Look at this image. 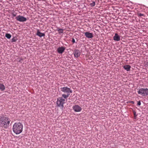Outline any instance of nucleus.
<instances>
[{
  "mask_svg": "<svg viewBox=\"0 0 148 148\" xmlns=\"http://www.w3.org/2000/svg\"><path fill=\"white\" fill-rule=\"evenodd\" d=\"M16 41V40L14 38H13L12 39V41L13 42H15Z\"/></svg>",
  "mask_w": 148,
  "mask_h": 148,
  "instance_id": "nucleus-21",
  "label": "nucleus"
},
{
  "mask_svg": "<svg viewBox=\"0 0 148 148\" xmlns=\"http://www.w3.org/2000/svg\"><path fill=\"white\" fill-rule=\"evenodd\" d=\"M23 128V125L20 122H16L13 125V130L16 134H19L22 132Z\"/></svg>",
  "mask_w": 148,
  "mask_h": 148,
  "instance_id": "nucleus-2",
  "label": "nucleus"
},
{
  "mask_svg": "<svg viewBox=\"0 0 148 148\" xmlns=\"http://www.w3.org/2000/svg\"><path fill=\"white\" fill-rule=\"evenodd\" d=\"M138 93L143 96H147L148 95V89L141 88L139 90Z\"/></svg>",
  "mask_w": 148,
  "mask_h": 148,
  "instance_id": "nucleus-4",
  "label": "nucleus"
},
{
  "mask_svg": "<svg viewBox=\"0 0 148 148\" xmlns=\"http://www.w3.org/2000/svg\"><path fill=\"white\" fill-rule=\"evenodd\" d=\"M5 86L2 84H0V89L1 91H3L5 90Z\"/></svg>",
  "mask_w": 148,
  "mask_h": 148,
  "instance_id": "nucleus-14",
  "label": "nucleus"
},
{
  "mask_svg": "<svg viewBox=\"0 0 148 148\" xmlns=\"http://www.w3.org/2000/svg\"><path fill=\"white\" fill-rule=\"evenodd\" d=\"M90 5L91 7L94 6L95 5V3L94 1H92V3H90Z\"/></svg>",
  "mask_w": 148,
  "mask_h": 148,
  "instance_id": "nucleus-18",
  "label": "nucleus"
},
{
  "mask_svg": "<svg viewBox=\"0 0 148 148\" xmlns=\"http://www.w3.org/2000/svg\"><path fill=\"white\" fill-rule=\"evenodd\" d=\"M85 36L88 38H92L93 37V34L88 32H86L84 33Z\"/></svg>",
  "mask_w": 148,
  "mask_h": 148,
  "instance_id": "nucleus-9",
  "label": "nucleus"
},
{
  "mask_svg": "<svg viewBox=\"0 0 148 148\" xmlns=\"http://www.w3.org/2000/svg\"><path fill=\"white\" fill-rule=\"evenodd\" d=\"M131 102H132V103H133L134 102H133V101H131Z\"/></svg>",
  "mask_w": 148,
  "mask_h": 148,
  "instance_id": "nucleus-25",
  "label": "nucleus"
},
{
  "mask_svg": "<svg viewBox=\"0 0 148 148\" xmlns=\"http://www.w3.org/2000/svg\"><path fill=\"white\" fill-rule=\"evenodd\" d=\"M113 39L114 40L119 41L120 40V37L116 33L113 37Z\"/></svg>",
  "mask_w": 148,
  "mask_h": 148,
  "instance_id": "nucleus-11",
  "label": "nucleus"
},
{
  "mask_svg": "<svg viewBox=\"0 0 148 148\" xmlns=\"http://www.w3.org/2000/svg\"><path fill=\"white\" fill-rule=\"evenodd\" d=\"M137 15L138 16H144L145 15L144 14H142L141 13H140L138 12L137 13Z\"/></svg>",
  "mask_w": 148,
  "mask_h": 148,
  "instance_id": "nucleus-17",
  "label": "nucleus"
},
{
  "mask_svg": "<svg viewBox=\"0 0 148 148\" xmlns=\"http://www.w3.org/2000/svg\"><path fill=\"white\" fill-rule=\"evenodd\" d=\"M58 31L59 32V33H63V29H58Z\"/></svg>",
  "mask_w": 148,
  "mask_h": 148,
  "instance_id": "nucleus-19",
  "label": "nucleus"
},
{
  "mask_svg": "<svg viewBox=\"0 0 148 148\" xmlns=\"http://www.w3.org/2000/svg\"><path fill=\"white\" fill-rule=\"evenodd\" d=\"M10 121L8 117L5 116L0 117V127L6 129L8 127Z\"/></svg>",
  "mask_w": 148,
  "mask_h": 148,
  "instance_id": "nucleus-1",
  "label": "nucleus"
},
{
  "mask_svg": "<svg viewBox=\"0 0 148 148\" xmlns=\"http://www.w3.org/2000/svg\"><path fill=\"white\" fill-rule=\"evenodd\" d=\"M141 105V103L140 101H138L137 105L138 106H140Z\"/></svg>",
  "mask_w": 148,
  "mask_h": 148,
  "instance_id": "nucleus-22",
  "label": "nucleus"
},
{
  "mask_svg": "<svg viewBox=\"0 0 148 148\" xmlns=\"http://www.w3.org/2000/svg\"><path fill=\"white\" fill-rule=\"evenodd\" d=\"M5 37L8 39H10L11 37V35L9 34H6L5 35Z\"/></svg>",
  "mask_w": 148,
  "mask_h": 148,
  "instance_id": "nucleus-16",
  "label": "nucleus"
},
{
  "mask_svg": "<svg viewBox=\"0 0 148 148\" xmlns=\"http://www.w3.org/2000/svg\"><path fill=\"white\" fill-rule=\"evenodd\" d=\"M61 91L64 92V93L66 94H69L72 92L71 90L70 89L66 87H64L61 88H60Z\"/></svg>",
  "mask_w": 148,
  "mask_h": 148,
  "instance_id": "nucleus-5",
  "label": "nucleus"
},
{
  "mask_svg": "<svg viewBox=\"0 0 148 148\" xmlns=\"http://www.w3.org/2000/svg\"><path fill=\"white\" fill-rule=\"evenodd\" d=\"M65 101L64 99L62 97H59L57 99V104L58 106L63 108L64 107L63 104L65 103Z\"/></svg>",
  "mask_w": 148,
  "mask_h": 148,
  "instance_id": "nucleus-3",
  "label": "nucleus"
},
{
  "mask_svg": "<svg viewBox=\"0 0 148 148\" xmlns=\"http://www.w3.org/2000/svg\"><path fill=\"white\" fill-rule=\"evenodd\" d=\"M36 35L40 37L45 36V34L44 33L40 32L39 30H38L37 31Z\"/></svg>",
  "mask_w": 148,
  "mask_h": 148,
  "instance_id": "nucleus-12",
  "label": "nucleus"
},
{
  "mask_svg": "<svg viewBox=\"0 0 148 148\" xmlns=\"http://www.w3.org/2000/svg\"><path fill=\"white\" fill-rule=\"evenodd\" d=\"M70 95V94H63L62 95V97H63V98H64V99H67L68 97Z\"/></svg>",
  "mask_w": 148,
  "mask_h": 148,
  "instance_id": "nucleus-15",
  "label": "nucleus"
},
{
  "mask_svg": "<svg viewBox=\"0 0 148 148\" xmlns=\"http://www.w3.org/2000/svg\"><path fill=\"white\" fill-rule=\"evenodd\" d=\"M72 42H73V43H74L75 42V39L73 38L72 39Z\"/></svg>",
  "mask_w": 148,
  "mask_h": 148,
  "instance_id": "nucleus-23",
  "label": "nucleus"
},
{
  "mask_svg": "<svg viewBox=\"0 0 148 148\" xmlns=\"http://www.w3.org/2000/svg\"><path fill=\"white\" fill-rule=\"evenodd\" d=\"M123 68L127 71H129L131 68L130 66L127 65H125L123 66Z\"/></svg>",
  "mask_w": 148,
  "mask_h": 148,
  "instance_id": "nucleus-13",
  "label": "nucleus"
},
{
  "mask_svg": "<svg viewBox=\"0 0 148 148\" xmlns=\"http://www.w3.org/2000/svg\"><path fill=\"white\" fill-rule=\"evenodd\" d=\"M73 109L75 112H79L81 111L82 108L78 105H76L73 107Z\"/></svg>",
  "mask_w": 148,
  "mask_h": 148,
  "instance_id": "nucleus-7",
  "label": "nucleus"
},
{
  "mask_svg": "<svg viewBox=\"0 0 148 148\" xmlns=\"http://www.w3.org/2000/svg\"><path fill=\"white\" fill-rule=\"evenodd\" d=\"M12 16L14 17L15 16H16V14H14V13H13V14H12Z\"/></svg>",
  "mask_w": 148,
  "mask_h": 148,
  "instance_id": "nucleus-24",
  "label": "nucleus"
},
{
  "mask_svg": "<svg viewBox=\"0 0 148 148\" xmlns=\"http://www.w3.org/2000/svg\"><path fill=\"white\" fill-rule=\"evenodd\" d=\"M16 18L17 20L20 22H24L27 21V18H26L20 15L16 16Z\"/></svg>",
  "mask_w": 148,
  "mask_h": 148,
  "instance_id": "nucleus-6",
  "label": "nucleus"
},
{
  "mask_svg": "<svg viewBox=\"0 0 148 148\" xmlns=\"http://www.w3.org/2000/svg\"><path fill=\"white\" fill-rule=\"evenodd\" d=\"M80 53L79 51L77 49L75 50L74 52L75 56L77 58L79 56Z\"/></svg>",
  "mask_w": 148,
  "mask_h": 148,
  "instance_id": "nucleus-10",
  "label": "nucleus"
},
{
  "mask_svg": "<svg viewBox=\"0 0 148 148\" xmlns=\"http://www.w3.org/2000/svg\"><path fill=\"white\" fill-rule=\"evenodd\" d=\"M65 47H59L57 49V51L59 54H62L65 49Z\"/></svg>",
  "mask_w": 148,
  "mask_h": 148,
  "instance_id": "nucleus-8",
  "label": "nucleus"
},
{
  "mask_svg": "<svg viewBox=\"0 0 148 148\" xmlns=\"http://www.w3.org/2000/svg\"><path fill=\"white\" fill-rule=\"evenodd\" d=\"M133 113H134V118L135 119H136V117L137 116V115H136V112L135 111H134V112Z\"/></svg>",
  "mask_w": 148,
  "mask_h": 148,
  "instance_id": "nucleus-20",
  "label": "nucleus"
}]
</instances>
